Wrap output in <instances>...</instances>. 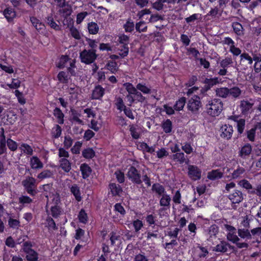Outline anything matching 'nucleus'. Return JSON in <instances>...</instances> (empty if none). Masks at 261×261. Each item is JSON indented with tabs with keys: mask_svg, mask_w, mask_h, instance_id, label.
Listing matches in <instances>:
<instances>
[{
	"mask_svg": "<svg viewBox=\"0 0 261 261\" xmlns=\"http://www.w3.org/2000/svg\"><path fill=\"white\" fill-rule=\"evenodd\" d=\"M206 113L210 116L216 117L222 111L223 104L220 99L215 98L209 100L206 105Z\"/></svg>",
	"mask_w": 261,
	"mask_h": 261,
	"instance_id": "f257e3e1",
	"label": "nucleus"
},
{
	"mask_svg": "<svg viewBox=\"0 0 261 261\" xmlns=\"http://www.w3.org/2000/svg\"><path fill=\"white\" fill-rule=\"evenodd\" d=\"M97 58L95 50H84L80 53L82 62L87 64L93 63Z\"/></svg>",
	"mask_w": 261,
	"mask_h": 261,
	"instance_id": "f03ea898",
	"label": "nucleus"
},
{
	"mask_svg": "<svg viewBox=\"0 0 261 261\" xmlns=\"http://www.w3.org/2000/svg\"><path fill=\"white\" fill-rule=\"evenodd\" d=\"M201 106L200 97L195 95L189 100L187 104L188 110L194 113H197Z\"/></svg>",
	"mask_w": 261,
	"mask_h": 261,
	"instance_id": "7ed1b4c3",
	"label": "nucleus"
},
{
	"mask_svg": "<svg viewBox=\"0 0 261 261\" xmlns=\"http://www.w3.org/2000/svg\"><path fill=\"white\" fill-rule=\"evenodd\" d=\"M126 175L133 183L140 184L142 182L141 174L133 166L128 168Z\"/></svg>",
	"mask_w": 261,
	"mask_h": 261,
	"instance_id": "20e7f679",
	"label": "nucleus"
},
{
	"mask_svg": "<svg viewBox=\"0 0 261 261\" xmlns=\"http://www.w3.org/2000/svg\"><path fill=\"white\" fill-rule=\"evenodd\" d=\"M22 184L28 193L31 195H34L35 193L36 184L35 178L29 177L24 180Z\"/></svg>",
	"mask_w": 261,
	"mask_h": 261,
	"instance_id": "39448f33",
	"label": "nucleus"
},
{
	"mask_svg": "<svg viewBox=\"0 0 261 261\" xmlns=\"http://www.w3.org/2000/svg\"><path fill=\"white\" fill-rule=\"evenodd\" d=\"M67 92L70 95L71 99L76 100L81 96L82 90L80 87L71 84L67 89Z\"/></svg>",
	"mask_w": 261,
	"mask_h": 261,
	"instance_id": "423d86ee",
	"label": "nucleus"
},
{
	"mask_svg": "<svg viewBox=\"0 0 261 261\" xmlns=\"http://www.w3.org/2000/svg\"><path fill=\"white\" fill-rule=\"evenodd\" d=\"M188 174L189 177L193 180H198L201 178V171L197 166L189 165Z\"/></svg>",
	"mask_w": 261,
	"mask_h": 261,
	"instance_id": "0eeeda50",
	"label": "nucleus"
},
{
	"mask_svg": "<svg viewBox=\"0 0 261 261\" xmlns=\"http://www.w3.org/2000/svg\"><path fill=\"white\" fill-rule=\"evenodd\" d=\"M45 196L47 198V207H49L50 205H58L60 202L59 195L56 192L49 193L48 195L45 193Z\"/></svg>",
	"mask_w": 261,
	"mask_h": 261,
	"instance_id": "6e6552de",
	"label": "nucleus"
},
{
	"mask_svg": "<svg viewBox=\"0 0 261 261\" xmlns=\"http://www.w3.org/2000/svg\"><path fill=\"white\" fill-rule=\"evenodd\" d=\"M221 137L226 139H230L233 133V128L231 125L224 124L222 125L220 128Z\"/></svg>",
	"mask_w": 261,
	"mask_h": 261,
	"instance_id": "1a4fd4ad",
	"label": "nucleus"
},
{
	"mask_svg": "<svg viewBox=\"0 0 261 261\" xmlns=\"http://www.w3.org/2000/svg\"><path fill=\"white\" fill-rule=\"evenodd\" d=\"M228 198L233 203H239L243 200V195L240 191L234 190L229 194Z\"/></svg>",
	"mask_w": 261,
	"mask_h": 261,
	"instance_id": "9d476101",
	"label": "nucleus"
},
{
	"mask_svg": "<svg viewBox=\"0 0 261 261\" xmlns=\"http://www.w3.org/2000/svg\"><path fill=\"white\" fill-rule=\"evenodd\" d=\"M30 20L36 30L40 34H44L45 32V26L39 19L35 17H31Z\"/></svg>",
	"mask_w": 261,
	"mask_h": 261,
	"instance_id": "9b49d317",
	"label": "nucleus"
},
{
	"mask_svg": "<svg viewBox=\"0 0 261 261\" xmlns=\"http://www.w3.org/2000/svg\"><path fill=\"white\" fill-rule=\"evenodd\" d=\"M109 193L111 194L113 196H120L122 193V189L121 187L115 183H111L109 185Z\"/></svg>",
	"mask_w": 261,
	"mask_h": 261,
	"instance_id": "f8f14e48",
	"label": "nucleus"
},
{
	"mask_svg": "<svg viewBox=\"0 0 261 261\" xmlns=\"http://www.w3.org/2000/svg\"><path fill=\"white\" fill-rule=\"evenodd\" d=\"M129 132L133 139H138L142 134V129L137 125L133 124L129 125Z\"/></svg>",
	"mask_w": 261,
	"mask_h": 261,
	"instance_id": "ddd939ff",
	"label": "nucleus"
},
{
	"mask_svg": "<svg viewBox=\"0 0 261 261\" xmlns=\"http://www.w3.org/2000/svg\"><path fill=\"white\" fill-rule=\"evenodd\" d=\"M3 13L5 17L9 22L12 21L16 15V12L14 10L10 7L5 9Z\"/></svg>",
	"mask_w": 261,
	"mask_h": 261,
	"instance_id": "4468645a",
	"label": "nucleus"
},
{
	"mask_svg": "<svg viewBox=\"0 0 261 261\" xmlns=\"http://www.w3.org/2000/svg\"><path fill=\"white\" fill-rule=\"evenodd\" d=\"M105 93V89L100 86L95 87L93 91L92 98L94 99H100Z\"/></svg>",
	"mask_w": 261,
	"mask_h": 261,
	"instance_id": "2eb2a0df",
	"label": "nucleus"
},
{
	"mask_svg": "<svg viewBox=\"0 0 261 261\" xmlns=\"http://www.w3.org/2000/svg\"><path fill=\"white\" fill-rule=\"evenodd\" d=\"M252 151V147L249 144H247L243 146L240 149L239 152V155L243 159L248 157Z\"/></svg>",
	"mask_w": 261,
	"mask_h": 261,
	"instance_id": "dca6fc26",
	"label": "nucleus"
},
{
	"mask_svg": "<svg viewBox=\"0 0 261 261\" xmlns=\"http://www.w3.org/2000/svg\"><path fill=\"white\" fill-rule=\"evenodd\" d=\"M30 165L32 169H41L43 165L40 159L36 156H33L30 159Z\"/></svg>",
	"mask_w": 261,
	"mask_h": 261,
	"instance_id": "f3484780",
	"label": "nucleus"
},
{
	"mask_svg": "<svg viewBox=\"0 0 261 261\" xmlns=\"http://www.w3.org/2000/svg\"><path fill=\"white\" fill-rule=\"evenodd\" d=\"M253 103L247 100H242L240 104V109L242 113L246 114L248 113L252 109Z\"/></svg>",
	"mask_w": 261,
	"mask_h": 261,
	"instance_id": "a211bd4d",
	"label": "nucleus"
},
{
	"mask_svg": "<svg viewBox=\"0 0 261 261\" xmlns=\"http://www.w3.org/2000/svg\"><path fill=\"white\" fill-rule=\"evenodd\" d=\"M223 172L220 169L214 170L209 172L207 174V178L211 180H215L220 178L223 175Z\"/></svg>",
	"mask_w": 261,
	"mask_h": 261,
	"instance_id": "6ab92c4d",
	"label": "nucleus"
},
{
	"mask_svg": "<svg viewBox=\"0 0 261 261\" xmlns=\"http://www.w3.org/2000/svg\"><path fill=\"white\" fill-rule=\"evenodd\" d=\"M218 232V228L216 225H213L210 227L207 230V236L209 237L210 240H213V238L216 237Z\"/></svg>",
	"mask_w": 261,
	"mask_h": 261,
	"instance_id": "aec40b11",
	"label": "nucleus"
},
{
	"mask_svg": "<svg viewBox=\"0 0 261 261\" xmlns=\"http://www.w3.org/2000/svg\"><path fill=\"white\" fill-rule=\"evenodd\" d=\"M138 148L143 152L152 153L154 151L155 149L153 147L149 146L144 142H140L137 145Z\"/></svg>",
	"mask_w": 261,
	"mask_h": 261,
	"instance_id": "412c9836",
	"label": "nucleus"
},
{
	"mask_svg": "<svg viewBox=\"0 0 261 261\" xmlns=\"http://www.w3.org/2000/svg\"><path fill=\"white\" fill-rule=\"evenodd\" d=\"M61 168L65 172H68L71 169V164L67 159H61L59 161Z\"/></svg>",
	"mask_w": 261,
	"mask_h": 261,
	"instance_id": "4be33fe9",
	"label": "nucleus"
},
{
	"mask_svg": "<svg viewBox=\"0 0 261 261\" xmlns=\"http://www.w3.org/2000/svg\"><path fill=\"white\" fill-rule=\"evenodd\" d=\"M80 169L84 178H87L90 176L91 173V170L88 165L85 164H82Z\"/></svg>",
	"mask_w": 261,
	"mask_h": 261,
	"instance_id": "5701e85b",
	"label": "nucleus"
},
{
	"mask_svg": "<svg viewBox=\"0 0 261 261\" xmlns=\"http://www.w3.org/2000/svg\"><path fill=\"white\" fill-rule=\"evenodd\" d=\"M171 198L167 194H163L160 201V205L163 207L169 208Z\"/></svg>",
	"mask_w": 261,
	"mask_h": 261,
	"instance_id": "b1692460",
	"label": "nucleus"
},
{
	"mask_svg": "<svg viewBox=\"0 0 261 261\" xmlns=\"http://www.w3.org/2000/svg\"><path fill=\"white\" fill-rule=\"evenodd\" d=\"M216 93L218 96L226 98L229 95V89L226 87L219 88L216 90Z\"/></svg>",
	"mask_w": 261,
	"mask_h": 261,
	"instance_id": "393cba45",
	"label": "nucleus"
},
{
	"mask_svg": "<svg viewBox=\"0 0 261 261\" xmlns=\"http://www.w3.org/2000/svg\"><path fill=\"white\" fill-rule=\"evenodd\" d=\"M54 115L60 124L64 122V114L59 108H56L54 111Z\"/></svg>",
	"mask_w": 261,
	"mask_h": 261,
	"instance_id": "a878e982",
	"label": "nucleus"
},
{
	"mask_svg": "<svg viewBox=\"0 0 261 261\" xmlns=\"http://www.w3.org/2000/svg\"><path fill=\"white\" fill-rule=\"evenodd\" d=\"M172 159L174 161L177 162L180 164H182L185 161L184 153L180 151L176 152L175 154H173Z\"/></svg>",
	"mask_w": 261,
	"mask_h": 261,
	"instance_id": "bb28decb",
	"label": "nucleus"
},
{
	"mask_svg": "<svg viewBox=\"0 0 261 261\" xmlns=\"http://www.w3.org/2000/svg\"><path fill=\"white\" fill-rule=\"evenodd\" d=\"M48 208L50 209L51 215L56 218L61 214V210L58 205H50Z\"/></svg>",
	"mask_w": 261,
	"mask_h": 261,
	"instance_id": "cd10ccee",
	"label": "nucleus"
},
{
	"mask_svg": "<svg viewBox=\"0 0 261 261\" xmlns=\"http://www.w3.org/2000/svg\"><path fill=\"white\" fill-rule=\"evenodd\" d=\"M82 155L86 159H91L95 156V151L91 148H87L83 151Z\"/></svg>",
	"mask_w": 261,
	"mask_h": 261,
	"instance_id": "c85d7f7f",
	"label": "nucleus"
},
{
	"mask_svg": "<svg viewBox=\"0 0 261 261\" xmlns=\"http://www.w3.org/2000/svg\"><path fill=\"white\" fill-rule=\"evenodd\" d=\"M245 171L243 167L238 166L232 173V178L236 179L241 176Z\"/></svg>",
	"mask_w": 261,
	"mask_h": 261,
	"instance_id": "c756f323",
	"label": "nucleus"
},
{
	"mask_svg": "<svg viewBox=\"0 0 261 261\" xmlns=\"http://www.w3.org/2000/svg\"><path fill=\"white\" fill-rule=\"evenodd\" d=\"M186 103V98L185 97L180 98L175 103L174 107L176 111L182 110Z\"/></svg>",
	"mask_w": 261,
	"mask_h": 261,
	"instance_id": "7c9ffc66",
	"label": "nucleus"
},
{
	"mask_svg": "<svg viewBox=\"0 0 261 261\" xmlns=\"http://www.w3.org/2000/svg\"><path fill=\"white\" fill-rule=\"evenodd\" d=\"M71 192L74 196L75 199L80 201L81 200V193L80 188L76 185H74L71 187Z\"/></svg>",
	"mask_w": 261,
	"mask_h": 261,
	"instance_id": "2f4dec72",
	"label": "nucleus"
},
{
	"mask_svg": "<svg viewBox=\"0 0 261 261\" xmlns=\"http://www.w3.org/2000/svg\"><path fill=\"white\" fill-rule=\"evenodd\" d=\"M239 236L243 239H249L251 238V234L249 231L246 228L239 229L238 231Z\"/></svg>",
	"mask_w": 261,
	"mask_h": 261,
	"instance_id": "473e14b6",
	"label": "nucleus"
},
{
	"mask_svg": "<svg viewBox=\"0 0 261 261\" xmlns=\"http://www.w3.org/2000/svg\"><path fill=\"white\" fill-rule=\"evenodd\" d=\"M57 78L62 83H68L69 79L68 74L64 71L60 72L57 75Z\"/></svg>",
	"mask_w": 261,
	"mask_h": 261,
	"instance_id": "72a5a7b5",
	"label": "nucleus"
},
{
	"mask_svg": "<svg viewBox=\"0 0 261 261\" xmlns=\"http://www.w3.org/2000/svg\"><path fill=\"white\" fill-rule=\"evenodd\" d=\"M88 29L90 34H96L98 33L99 27L97 23L91 22L88 23Z\"/></svg>",
	"mask_w": 261,
	"mask_h": 261,
	"instance_id": "f704fd0d",
	"label": "nucleus"
},
{
	"mask_svg": "<svg viewBox=\"0 0 261 261\" xmlns=\"http://www.w3.org/2000/svg\"><path fill=\"white\" fill-rule=\"evenodd\" d=\"M69 61V58L67 56H62L57 63V66L59 68H63L65 67L67 62Z\"/></svg>",
	"mask_w": 261,
	"mask_h": 261,
	"instance_id": "c9c22d12",
	"label": "nucleus"
},
{
	"mask_svg": "<svg viewBox=\"0 0 261 261\" xmlns=\"http://www.w3.org/2000/svg\"><path fill=\"white\" fill-rule=\"evenodd\" d=\"M19 148L21 151L24 153L27 154L28 155H31L33 153V150L32 148L27 144L22 143L20 145Z\"/></svg>",
	"mask_w": 261,
	"mask_h": 261,
	"instance_id": "e433bc0d",
	"label": "nucleus"
},
{
	"mask_svg": "<svg viewBox=\"0 0 261 261\" xmlns=\"http://www.w3.org/2000/svg\"><path fill=\"white\" fill-rule=\"evenodd\" d=\"M102 123L101 122H98V121L92 119L91 121L90 124H89V126L93 129L94 130L97 132L98 131L100 128L101 127Z\"/></svg>",
	"mask_w": 261,
	"mask_h": 261,
	"instance_id": "4c0bfd02",
	"label": "nucleus"
},
{
	"mask_svg": "<svg viewBox=\"0 0 261 261\" xmlns=\"http://www.w3.org/2000/svg\"><path fill=\"white\" fill-rule=\"evenodd\" d=\"M162 128L165 133H170L172 130L171 121L169 119H167L166 121H165L162 124Z\"/></svg>",
	"mask_w": 261,
	"mask_h": 261,
	"instance_id": "58836bf2",
	"label": "nucleus"
},
{
	"mask_svg": "<svg viewBox=\"0 0 261 261\" xmlns=\"http://www.w3.org/2000/svg\"><path fill=\"white\" fill-rule=\"evenodd\" d=\"M227 249V244L224 242H221L218 244L213 250L217 252H225Z\"/></svg>",
	"mask_w": 261,
	"mask_h": 261,
	"instance_id": "ea45409f",
	"label": "nucleus"
},
{
	"mask_svg": "<svg viewBox=\"0 0 261 261\" xmlns=\"http://www.w3.org/2000/svg\"><path fill=\"white\" fill-rule=\"evenodd\" d=\"M107 69L112 73L116 72L118 69V66L116 62L114 61L109 62L107 65Z\"/></svg>",
	"mask_w": 261,
	"mask_h": 261,
	"instance_id": "a19ab883",
	"label": "nucleus"
},
{
	"mask_svg": "<svg viewBox=\"0 0 261 261\" xmlns=\"http://www.w3.org/2000/svg\"><path fill=\"white\" fill-rule=\"evenodd\" d=\"M124 86L125 88L126 91L128 92V94H133L135 95L136 92H137V90L136 89L132 84L129 83H126L124 84Z\"/></svg>",
	"mask_w": 261,
	"mask_h": 261,
	"instance_id": "79ce46f5",
	"label": "nucleus"
},
{
	"mask_svg": "<svg viewBox=\"0 0 261 261\" xmlns=\"http://www.w3.org/2000/svg\"><path fill=\"white\" fill-rule=\"evenodd\" d=\"M46 221L45 226L48 227L49 230H55L57 229L56 225L52 218L48 217Z\"/></svg>",
	"mask_w": 261,
	"mask_h": 261,
	"instance_id": "37998d69",
	"label": "nucleus"
},
{
	"mask_svg": "<svg viewBox=\"0 0 261 261\" xmlns=\"http://www.w3.org/2000/svg\"><path fill=\"white\" fill-rule=\"evenodd\" d=\"M236 122L238 131L240 134H242L245 127V120L243 119H239L236 120Z\"/></svg>",
	"mask_w": 261,
	"mask_h": 261,
	"instance_id": "c03bdc74",
	"label": "nucleus"
},
{
	"mask_svg": "<svg viewBox=\"0 0 261 261\" xmlns=\"http://www.w3.org/2000/svg\"><path fill=\"white\" fill-rule=\"evenodd\" d=\"M79 221L81 223L86 224L88 220V216L87 214L86 213L85 211L83 210H82L79 214L78 216Z\"/></svg>",
	"mask_w": 261,
	"mask_h": 261,
	"instance_id": "a18cd8bd",
	"label": "nucleus"
},
{
	"mask_svg": "<svg viewBox=\"0 0 261 261\" xmlns=\"http://www.w3.org/2000/svg\"><path fill=\"white\" fill-rule=\"evenodd\" d=\"M232 63L231 58H226L220 62V66L223 68H226Z\"/></svg>",
	"mask_w": 261,
	"mask_h": 261,
	"instance_id": "49530a36",
	"label": "nucleus"
},
{
	"mask_svg": "<svg viewBox=\"0 0 261 261\" xmlns=\"http://www.w3.org/2000/svg\"><path fill=\"white\" fill-rule=\"evenodd\" d=\"M241 93V90L237 87H233L229 89V95H231L233 97H238Z\"/></svg>",
	"mask_w": 261,
	"mask_h": 261,
	"instance_id": "de8ad7c7",
	"label": "nucleus"
},
{
	"mask_svg": "<svg viewBox=\"0 0 261 261\" xmlns=\"http://www.w3.org/2000/svg\"><path fill=\"white\" fill-rule=\"evenodd\" d=\"M152 190L155 191L159 195L165 194V189L160 184H154L152 186Z\"/></svg>",
	"mask_w": 261,
	"mask_h": 261,
	"instance_id": "09e8293b",
	"label": "nucleus"
},
{
	"mask_svg": "<svg viewBox=\"0 0 261 261\" xmlns=\"http://www.w3.org/2000/svg\"><path fill=\"white\" fill-rule=\"evenodd\" d=\"M115 105L117 109L120 111H123L126 108L122 99L120 97H118L116 99Z\"/></svg>",
	"mask_w": 261,
	"mask_h": 261,
	"instance_id": "8fccbe9b",
	"label": "nucleus"
},
{
	"mask_svg": "<svg viewBox=\"0 0 261 261\" xmlns=\"http://www.w3.org/2000/svg\"><path fill=\"white\" fill-rule=\"evenodd\" d=\"M27 258L30 261H36L38 258L37 253L33 250L27 254Z\"/></svg>",
	"mask_w": 261,
	"mask_h": 261,
	"instance_id": "3c124183",
	"label": "nucleus"
},
{
	"mask_svg": "<svg viewBox=\"0 0 261 261\" xmlns=\"http://www.w3.org/2000/svg\"><path fill=\"white\" fill-rule=\"evenodd\" d=\"M88 15L87 12H82L78 13L76 15V23L78 24L81 23Z\"/></svg>",
	"mask_w": 261,
	"mask_h": 261,
	"instance_id": "603ef678",
	"label": "nucleus"
},
{
	"mask_svg": "<svg viewBox=\"0 0 261 261\" xmlns=\"http://www.w3.org/2000/svg\"><path fill=\"white\" fill-rule=\"evenodd\" d=\"M61 132V128L58 125H56L52 129V135L54 138H59L60 136Z\"/></svg>",
	"mask_w": 261,
	"mask_h": 261,
	"instance_id": "864d4df0",
	"label": "nucleus"
},
{
	"mask_svg": "<svg viewBox=\"0 0 261 261\" xmlns=\"http://www.w3.org/2000/svg\"><path fill=\"white\" fill-rule=\"evenodd\" d=\"M241 61L243 62H247L248 64H251L253 63V60L251 56L248 54L244 53L240 56Z\"/></svg>",
	"mask_w": 261,
	"mask_h": 261,
	"instance_id": "5fc2aeb1",
	"label": "nucleus"
},
{
	"mask_svg": "<svg viewBox=\"0 0 261 261\" xmlns=\"http://www.w3.org/2000/svg\"><path fill=\"white\" fill-rule=\"evenodd\" d=\"M238 184L240 187L245 188L248 190H251L252 188V186L250 184V182L246 179H243L240 180Z\"/></svg>",
	"mask_w": 261,
	"mask_h": 261,
	"instance_id": "6e6d98bb",
	"label": "nucleus"
},
{
	"mask_svg": "<svg viewBox=\"0 0 261 261\" xmlns=\"http://www.w3.org/2000/svg\"><path fill=\"white\" fill-rule=\"evenodd\" d=\"M14 93L15 96L17 98L18 102L21 105H24L25 103V99L24 98L23 94L18 90H16Z\"/></svg>",
	"mask_w": 261,
	"mask_h": 261,
	"instance_id": "4d7b16f0",
	"label": "nucleus"
},
{
	"mask_svg": "<svg viewBox=\"0 0 261 261\" xmlns=\"http://www.w3.org/2000/svg\"><path fill=\"white\" fill-rule=\"evenodd\" d=\"M133 225L136 232H138L142 228L143 224L142 221L137 219L133 222Z\"/></svg>",
	"mask_w": 261,
	"mask_h": 261,
	"instance_id": "13d9d810",
	"label": "nucleus"
},
{
	"mask_svg": "<svg viewBox=\"0 0 261 261\" xmlns=\"http://www.w3.org/2000/svg\"><path fill=\"white\" fill-rule=\"evenodd\" d=\"M136 88L138 90L141 91L144 94H148L150 92V89L146 86L142 84H138L137 85Z\"/></svg>",
	"mask_w": 261,
	"mask_h": 261,
	"instance_id": "bf43d9fd",
	"label": "nucleus"
},
{
	"mask_svg": "<svg viewBox=\"0 0 261 261\" xmlns=\"http://www.w3.org/2000/svg\"><path fill=\"white\" fill-rule=\"evenodd\" d=\"M232 27L236 34L241 35L243 32V27L239 22H234L232 24Z\"/></svg>",
	"mask_w": 261,
	"mask_h": 261,
	"instance_id": "052dcab7",
	"label": "nucleus"
},
{
	"mask_svg": "<svg viewBox=\"0 0 261 261\" xmlns=\"http://www.w3.org/2000/svg\"><path fill=\"white\" fill-rule=\"evenodd\" d=\"M136 30L140 32H145L147 30V26L144 21H140L136 24Z\"/></svg>",
	"mask_w": 261,
	"mask_h": 261,
	"instance_id": "680f3d73",
	"label": "nucleus"
},
{
	"mask_svg": "<svg viewBox=\"0 0 261 261\" xmlns=\"http://www.w3.org/2000/svg\"><path fill=\"white\" fill-rule=\"evenodd\" d=\"M114 210L119 213L122 216H124L126 213L125 210L120 203H116L114 206Z\"/></svg>",
	"mask_w": 261,
	"mask_h": 261,
	"instance_id": "e2e57ef3",
	"label": "nucleus"
},
{
	"mask_svg": "<svg viewBox=\"0 0 261 261\" xmlns=\"http://www.w3.org/2000/svg\"><path fill=\"white\" fill-rule=\"evenodd\" d=\"M7 144L8 148L12 151L16 150L17 148V144L16 142L11 139H9L7 141Z\"/></svg>",
	"mask_w": 261,
	"mask_h": 261,
	"instance_id": "0e129e2a",
	"label": "nucleus"
},
{
	"mask_svg": "<svg viewBox=\"0 0 261 261\" xmlns=\"http://www.w3.org/2000/svg\"><path fill=\"white\" fill-rule=\"evenodd\" d=\"M20 86V81L16 79H13L12 80V83L11 84H9V89H17Z\"/></svg>",
	"mask_w": 261,
	"mask_h": 261,
	"instance_id": "69168bd1",
	"label": "nucleus"
},
{
	"mask_svg": "<svg viewBox=\"0 0 261 261\" xmlns=\"http://www.w3.org/2000/svg\"><path fill=\"white\" fill-rule=\"evenodd\" d=\"M70 31L72 36L75 39H80L81 38V34L75 28L72 27L70 29Z\"/></svg>",
	"mask_w": 261,
	"mask_h": 261,
	"instance_id": "338daca9",
	"label": "nucleus"
},
{
	"mask_svg": "<svg viewBox=\"0 0 261 261\" xmlns=\"http://www.w3.org/2000/svg\"><path fill=\"white\" fill-rule=\"evenodd\" d=\"M124 28L126 32H130L134 28V23L130 20H128L124 25Z\"/></svg>",
	"mask_w": 261,
	"mask_h": 261,
	"instance_id": "774afa93",
	"label": "nucleus"
}]
</instances>
